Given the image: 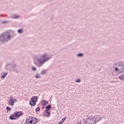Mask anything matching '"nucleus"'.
<instances>
[{"mask_svg": "<svg viewBox=\"0 0 124 124\" xmlns=\"http://www.w3.org/2000/svg\"><path fill=\"white\" fill-rule=\"evenodd\" d=\"M47 53H45L44 54L42 55L41 57V58H36V61L38 63H37L36 62H34V64L38 66V67H41L46 62H48L49 60L52 59V55H51V57H47Z\"/></svg>", "mask_w": 124, "mask_h": 124, "instance_id": "1", "label": "nucleus"}, {"mask_svg": "<svg viewBox=\"0 0 124 124\" xmlns=\"http://www.w3.org/2000/svg\"><path fill=\"white\" fill-rule=\"evenodd\" d=\"M9 32H4L0 34V42H7L12 38V37L8 34Z\"/></svg>", "mask_w": 124, "mask_h": 124, "instance_id": "2", "label": "nucleus"}, {"mask_svg": "<svg viewBox=\"0 0 124 124\" xmlns=\"http://www.w3.org/2000/svg\"><path fill=\"white\" fill-rule=\"evenodd\" d=\"M116 66L115 68V71H119L120 73H124V63L123 62H117L113 65Z\"/></svg>", "mask_w": 124, "mask_h": 124, "instance_id": "3", "label": "nucleus"}, {"mask_svg": "<svg viewBox=\"0 0 124 124\" xmlns=\"http://www.w3.org/2000/svg\"><path fill=\"white\" fill-rule=\"evenodd\" d=\"M24 115V113L22 111H16L14 114H12L11 116L9 117V119L11 121H13V120H18L21 116H23Z\"/></svg>", "mask_w": 124, "mask_h": 124, "instance_id": "4", "label": "nucleus"}, {"mask_svg": "<svg viewBox=\"0 0 124 124\" xmlns=\"http://www.w3.org/2000/svg\"><path fill=\"white\" fill-rule=\"evenodd\" d=\"M18 68V65L17 63H13L11 64V67L6 68V70H12L13 72H17V69Z\"/></svg>", "mask_w": 124, "mask_h": 124, "instance_id": "5", "label": "nucleus"}, {"mask_svg": "<svg viewBox=\"0 0 124 124\" xmlns=\"http://www.w3.org/2000/svg\"><path fill=\"white\" fill-rule=\"evenodd\" d=\"M36 102H37V97L33 96L31 98V101L30 102V105L31 106H35L36 105Z\"/></svg>", "mask_w": 124, "mask_h": 124, "instance_id": "6", "label": "nucleus"}, {"mask_svg": "<svg viewBox=\"0 0 124 124\" xmlns=\"http://www.w3.org/2000/svg\"><path fill=\"white\" fill-rule=\"evenodd\" d=\"M94 118L95 120H97V121H93V123L92 124L91 123V124H97V123H98V122H99L100 121H101V120H102V117H100L99 115H95V116H94Z\"/></svg>", "mask_w": 124, "mask_h": 124, "instance_id": "7", "label": "nucleus"}, {"mask_svg": "<svg viewBox=\"0 0 124 124\" xmlns=\"http://www.w3.org/2000/svg\"><path fill=\"white\" fill-rule=\"evenodd\" d=\"M37 119L35 117H31L28 124H35L37 123Z\"/></svg>", "mask_w": 124, "mask_h": 124, "instance_id": "8", "label": "nucleus"}, {"mask_svg": "<svg viewBox=\"0 0 124 124\" xmlns=\"http://www.w3.org/2000/svg\"><path fill=\"white\" fill-rule=\"evenodd\" d=\"M16 101H17L16 99L10 98L9 100V104L11 106H13V105H14V104H15V102H16Z\"/></svg>", "mask_w": 124, "mask_h": 124, "instance_id": "9", "label": "nucleus"}, {"mask_svg": "<svg viewBox=\"0 0 124 124\" xmlns=\"http://www.w3.org/2000/svg\"><path fill=\"white\" fill-rule=\"evenodd\" d=\"M50 114H51V111H49L48 110H45L43 113V116L47 117V118H49V117H50Z\"/></svg>", "mask_w": 124, "mask_h": 124, "instance_id": "10", "label": "nucleus"}, {"mask_svg": "<svg viewBox=\"0 0 124 124\" xmlns=\"http://www.w3.org/2000/svg\"><path fill=\"white\" fill-rule=\"evenodd\" d=\"M48 103L49 102L46 101V100H43L42 101V105H43V106H46V105H47V104H48Z\"/></svg>", "mask_w": 124, "mask_h": 124, "instance_id": "11", "label": "nucleus"}, {"mask_svg": "<svg viewBox=\"0 0 124 124\" xmlns=\"http://www.w3.org/2000/svg\"><path fill=\"white\" fill-rule=\"evenodd\" d=\"M11 18H13V19H18V18H20V16L17 15H13L11 16Z\"/></svg>", "mask_w": 124, "mask_h": 124, "instance_id": "12", "label": "nucleus"}, {"mask_svg": "<svg viewBox=\"0 0 124 124\" xmlns=\"http://www.w3.org/2000/svg\"><path fill=\"white\" fill-rule=\"evenodd\" d=\"M84 56V53H79L78 54H77V56L78 57V58H83Z\"/></svg>", "mask_w": 124, "mask_h": 124, "instance_id": "13", "label": "nucleus"}, {"mask_svg": "<svg viewBox=\"0 0 124 124\" xmlns=\"http://www.w3.org/2000/svg\"><path fill=\"white\" fill-rule=\"evenodd\" d=\"M3 75H2L1 76V78L2 79H4L5 78V77H6V75H7V74H8V72H6V73H4L3 74Z\"/></svg>", "mask_w": 124, "mask_h": 124, "instance_id": "14", "label": "nucleus"}, {"mask_svg": "<svg viewBox=\"0 0 124 124\" xmlns=\"http://www.w3.org/2000/svg\"><path fill=\"white\" fill-rule=\"evenodd\" d=\"M46 110L49 111V110H51V109H52V106L48 105L46 107Z\"/></svg>", "mask_w": 124, "mask_h": 124, "instance_id": "15", "label": "nucleus"}, {"mask_svg": "<svg viewBox=\"0 0 124 124\" xmlns=\"http://www.w3.org/2000/svg\"><path fill=\"white\" fill-rule=\"evenodd\" d=\"M65 120H66V117H65L64 118H62V120L58 123V124H63V122H64V121H65Z\"/></svg>", "mask_w": 124, "mask_h": 124, "instance_id": "16", "label": "nucleus"}, {"mask_svg": "<svg viewBox=\"0 0 124 124\" xmlns=\"http://www.w3.org/2000/svg\"><path fill=\"white\" fill-rule=\"evenodd\" d=\"M46 73H47V70H44L42 71L41 72V75H45V74H46Z\"/></svg>", "mask_w": 124, "mask_h": 124, "instance_id": "17", "label": "nucleus"}, {"mask_svg": "<svg viewBox=\"0 0 124 124\" xmlns=\"http://www.w3.org/2000/svg\"><path fill=\"white\" fill-rule=\"evenodd\" d=\"M35 78H41V76H40V74L39 73H37L35 75Z\"/></svg>", "mask_w": 124, "mask_h": 124, "instance_id": "18", "label": "nucleus"}, {"mask_svg": "<svg viewBox=\"0 0 124 124\" xmlns=\"http://www.w3.org/2000/svg\"><path fill=\"white\" fill-rule=\"evenodd\" d=\"M119 78L120 80H124V75L119 76Z\"/></svg>", "mask_w": 124, "mask_h": 124, "instance_id": "19", "label": "nucleus"}, {"mask_svg": "<svg viewBox=\"0 0 124 124\" xmlns=\"http://www.w3.org/2000/svg\"><path fill=\"white\" fill-rule=\"evenodd\" d=\"M39 111H40V108L38 107L35 109V112L36 113H37L38 112H39Z\"/></svg>", "mask_w": 124, "mask_h": 124, "instance_id": "20", "label": "nucleus"}, {"mask_svg": "<svg viewBox=\"0 0 124 124\" xmlns=\"http://www.w3.org/2000/svg\"><path fill=\"white\" fill-rule=\"evenodd\" d=\"M17 31H18V33H22V32H23V29H18L17 30Z\"/></svg>", "mask_w": 124, "mask_h": 124, "instance_id": "21", "label": "nucleus"}, {"mask_svg": "<svg viewBox=\"0 0 124 124\" xmlns=\"http://www.w3.org/2000/svg\"><path fill=\"white\" fill-rule=\"evenodd\" d=\"M76 82H77V83H80V82H81V79L78 78H77Z\"/></svg>", "mask_w": 124, "mask_h": 124, "instance_id": "22", "label": "nucleus"}, {"mask_svg": "<svg viewBox=\"0 0 124 124\" xmlns=\"http://www.w3.org/2000/svg\"><path fill=\"white\" fill-rule=\"evenodd\" d=\"M32 70H33V71H36L37 69L35 67H32Z\"/></svg>", "mask_w": 124, "mask_h": 124, "instance_id": "23", "label": "nucleus"}, {"mask_svg": "<svg viewBox=\"0 0 124 124\" xmlns=\"http://www.w3.org/2000/svg\"><path fill=\"white\" fill-rule=\"evenodd\" d=\"M6 110H7V111H11V108H10L9 107H7Z\"/></svg>", "mask_w": 124, "mask_h": 124, "instance_id": "24", "label": "nucleus"}, {"mask_svg": "<svg viewBox=\"0 0 124 124\" xmlns=\"http://www.w3.org/2000/svg\"><path fill=\"white\" fill-rule=\"evenodd\" d=\"M92 122H93V121H94V117H92V119H90L91 124V123L92 124H93V123L92 122Z\"/></svg>", "mask_w": 124, "mask_h": 124, "instance_id": "25", "label": "nucleus"}, {"mask_svg": "<svg viewBox=\"0 0 124 124\" xmlns=\"http://www.w3.org/2000/svg\"><path fill=\"white\" fill-rule=\"evenodd\" d=\"M8 65H11V64L8 63L5 65V67H7V68H9V67H8Z\"/></svg>", "mask_w": 124, "mask_h": 124, "instance_id": "26", "label": "nucleus"}, {"mask_svg": "<svg viewBox=\"0 0 124 124\" xmlns=\"http://www.w3.org/2000/svg\"><path fill=\"white\" fill-rule=\"evenodd\" d=\"M7 23V21H3L2 22V24H5V23Z\"/></svg>", "mask_w": 124, "mask_h": 124, "instance_id": "27", "label": "nucleus"}, {"mask_svg": "<svg viewBox=\"0 0 124 124\" xmlns=\"http://www.w3.org/2000/svg\"><path fill=\"white\" fill-rule=\"evenodd\" d=\"M84 124H88V121H86L84 122Z\"/></svg>", "mask_w": 124, "mask_h": 124, "instance_id": "28", "label": "nucleus"}, {"mask_svg": "<svg viewBox=\"0 0 124 124\" xmlns=\"http://www.w3.org/2000/svg\"><path fill=\"white\" fill-rule=\"evenodd\" d=\"M82 124V122H80L78 123V124Z\"/></svg>", "mask_w": 124, "mask_h": 124, "instance_id": "29", "label": "nucleus"}, {"mask_svg": "<svg viewBox=\"0 0 124 124\" xmlns=\"http://www.w3.org/2000/svg\"><path fill=\"white\" fill-rule=\"evenodd\" d=\"M44 108H45V107L43 106V107H42V109H44Z\"/></svg>", "mask_w": 124, "mask_h": 124, "instance_id": "30", "label": "nucleus"}, {"mask_svg": "<svg viewBox=\"0 0 124 124\" xmlns=\"http://www.w3.org/2000/svg\"><path fill=\"white\" fill-rule=\"evenodd\" d=\"M89 120H90V118H87V121H89Z\"/></svg>", "mask_w": 124, "mask_h": 124, "instance_id": "31", "label": "nucleus"}, {"mask_svg": "<svg viewBox=\"0 0 124 124\" xmlns=\"http://www.w3.org/2000/svg\"><path fill=\"white\" fill-rule=\"evenodd\" d=\"M94 121H97V120H95V118H94Z\"/></svg>", "mask_w": 124, "mask_h": 124, "instance_id": "32", "label": "nucleus"}]
</instances>
